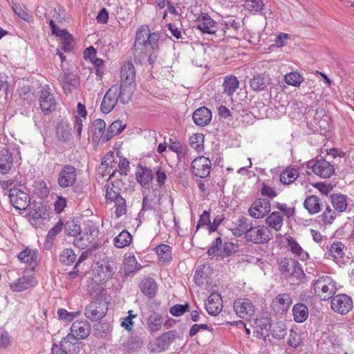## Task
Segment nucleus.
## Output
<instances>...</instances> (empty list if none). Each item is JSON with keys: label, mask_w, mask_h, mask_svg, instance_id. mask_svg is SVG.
<instances>
[{"label": "nucleus", "mask_w": 354, "mask_h": 354, "mask_svg": "<svg viewBox=\"0 0 354 354\" xmlns=\"http://www.w3.org/2000/svg\"><path fill=\"white\" fill-rule=\"evenodd\" d=\"M113 203L115 207V214L116 218H120L127 214L126 201L124 198L118 197L113 201H109V203Z\"/></svg>", "instance_id": "603ef678"}, {"label": "nucleus", "mask_w": 354, "mask_h": 354, "mask_svg": "<svg viewBox=\"0 0 354 354\" xmlns=\"http://www.w3.org/2000/svg\"><path fill=\"white\" fill-rule=\"evenodd\" d=\"M261 194L264 197H267L269 199L272 200L278 195V193L275 187L266 183H263L261 188Z\"/></svg>", "instance_id": "052dcab7"}, {"label": "nucleus", "mask_w": 354, "mask_h": 354, "mask_svg": "<svg viewBox=\"0 0 354 354\" xmlns=\"http://www.w3.org/2000/svg\"><path fill=\"white\" fill-rule=\"evenodd\" d=\"M77 173L74 167L65 165L62 167L58 176V184L61 187L72 186L76 181Z\"/></svg>", "instance_id": "aec40b11"}, {"label": "nucleus", "mask_w": 354, "mask_h": 354, "mask_svg": "<svg viewBox=\"0 0 354 354\" xmlns=\"http://www.w3.org/2000/svg\"><path fill=\"white\" fill-rule=\"evenodd\" d=\"M8 196L10 203L16 209H26L30 205L29 195L19 188L10 190Z\"/></svg>", "instance_id": "f3484780"}, {"label": "nucleus", "mask_w": 354, "mask_h": 354, "mask_svg": "<svg viewBox=\"0 0 354 354\" xmlns=\"http://www.w3.org/2000/svg\"><path fill=\"white\" fill-rule=\"evenodd\" d=\"M140 288L144 295L149 297H153L157 292L158 286L153 279L146 278L142 281Z\"/></svg>", "instance_id": "a19ab883"}, {"label": "nucleus", "mask_w": 354, "mask_h": 354, "mask_svg": "<svg viewBox=\"0 0 354 354\" xmlns=\"http://www.w3.org/2000/svg\"><path fill=\"white\" fill-rule=\"evenodd\" d=\"M97 267L93 277V279L97 283L101 284L106 282L116 272L115 262L108 257L97 261Z\"/></svg>", "instance_id": "423d86ee"}, {"label": "nucleus", "mask_w": 354, "mask_h": 354, "mask_svg": "<svg viewBox=\"0 0 354 354\" xmlns=\"http://www.w3.org/2000/svg\"><path fill=\"white\" fill-rule=\"evenodd\" d=\"M233 308L235 313L244 319H248L254 315L255 306L248 298H239L234 301Z\"/></svg>", "instance_id": "ddd939ff"}, {"label": "nucleus", "mask_w": 354, "mask_h": 354, "mask_svg": "<svg viewBox=\"0 0 354 354\" xmlns=\"http://www.w3.org/2000/svg\"><path fill=\"white\" fill-rule=\"evenodd\" d=\"M270 211V202L264 198H257L248 208L249 215L255 219H261L266 217Z\"/></svg>", "instance_id": "f8f14e48"}, {"label": "nucleus", "mask_w": 354, "mask_h": 354, "mask_svg": "<svg viewBox=\"0 0 354 354\" xmlns=\"http://www.w3.org/2000/svg\"><path fill=\"white\" fill-rule=\"evenodd\" d=\"M39 102L41 111L45 115L52 113L56 109L57 101L49 86L46 85L40 91Z\"/></svg>", "instance_id": "9d476101"}, {"label": "nucleus", "mask_w": 354, "mask_h": 354, "mask_svg": "<svg viewBox=\"0 0 354 354\" xmlns=\"http://www.w3.org/2000/svg\"><path fill=\"white\" fill-rule=\"evenodd\" d=\"M294 320L297 323H302L306 321L308 317V308L301 303L294 305L292 308Z\"/></svg>", "instance_id": "ea45409f"}, {"label": "nucleus", "mask_w": 354, "mask_h": 354, "mask_svg": "<svg viewBox=\"0 0 354 354\" xmlns=\"http://www.w3.org/2000/svg\"><path fill=\"white\" fill-rule=\"evenodd\" d=\"M123 180L122 178L113 177L109 175L106 192V203H109V201L121 197L120 191L123 185Z\"/></svg>", "instance_id": "4be33fe9"}, {"label": "nucleus", "mask_w": 354, "mask_h": 354, "mask_svg": "<svg viewBox=\"0 0 354 354\" xmlns=\"http://www.w3.org/2000/svg\"><path fill=\"white\" fill-rule=\"evenodd\" d=\"M156 252L160 261L169 262L171 260V248L169 245L160 244L156 248Z\"/></svg>", "instance_id": "3c124183"}, {"label": "nucleus", "mask_w": 354, "mask_h": 354, "mask_svg": "<svg viewBox=\"0 0 354 354\" xmlns=\"http://www.w3.org/2000/svg\"><path fill=\"white\" fill-rule=\"evenodd\" d=\"M125 126L121 120H118L113 122L109 127L107 133L103 138V141L107 142L113 137L120 134L124 130Z\"/></svg>", "instance_id": "37998d69"}, {"label": "nucleus", "mask_w": 354, "mask_h": 354, "mask_svg": "<svg viewBox=\"0 0 354 354\" xmlns=\"http://www.w3.org/2000/svg\"><path fill=\"white\" fill-rule=\"evenodd\" d=\"M315 295L322 300H328L332 298L337 290V285L335 280L329 276L319 277L313 284Z\"/></svg>", "instance_id": "39448f33"}, {"label": "nucleus", "mask_w": 354, "mask_h": 354, "mask_svg": "<svg viewBox=\"0 0 354 354\" xmlns=\"http://www.w3.org/2000/svg\"><path fill=\"white\" fill-rule=\"evenodd\" d=\"M279 269L282 273L299 277L302 273L299 263L292 258H284L279 264Z\"/></svg>", "instance_id": "b1692460"}, {"label": "nucleus", "mask_w": 354, "mask_h": 354, "mask_svg": "<svg viewBox=\"0 0 354 354\" xmlns=\"http://www.w3.org/2000/svg\"><path fill=\"white\" fill-rule=\"evenodd\" d=\"M80 314V311L69 312L66 309L59 308L57 310V315L59 319L71 322L73 319L77 317Z\"/></svg>", "instance_id": "680f3d73"}, {"label": "nucleus", "mask_w": 354, "mask_h": 354, "mask_svg": "<svg viewBox=\"0 0 354 354\" xmlns=\"http://www.w3.org/2000/svg\"><path fill=\"white\" fill-rule=\"evenodd\" d=\"M61 48L64 52H71L74 47V40L72 35L68 32H60Z\"/></svg>", "instance_id": "de8ad7c7"}, {"label": "nucleus", "mask_w": 354, "mask_h": 354, "mask_svg": "<svg viewBox=\"0 0 354 354\" xmlns=\"http://www.w3.org/2000/svg\"><path fill=\"white\" fill-rule=\"evenodd\" d=\"M108 306L109 302L100 296L87 306L85 315L93 321L100 320L106 315Z\"/></svg>", "instance_id": "1a4fd4ad"}, {"label": "nucleus", "mask_w": 354, "mask_h": 354, "mask_svg": "<svg viewBox=\"0 0 354 354\" xmlns=\"http://www.w3.org/2000/svg\"><path fill=\"white\" fill-rule=\"evenodd\" d=\"M285 82L295 87H299L304 81V77L297 71H292L284 75Z\"/></svg>", "instance_id": "8fccbe9b"}, {"label": "nucleus", "mask_w": 354, "mask_h": 354, "mask_svg": "<svg viewBox=\"0 0 354 354\" xmlns=\"http://www.w3.org/2000/svg\"><path fill=\"white\" fill-rule=\"evenodd\" d=\"M137 261L134 256H129L124 259V266L127 273L133 272L136 269Z\"/></svg>", "instance_id": "338daca9"}, {"label": "nucleus", "mask_w": 354, "mask_h": 354, "mask_svg": "<svg viewBox=\"0 0 354 354\" xmlns=\"http://www.w3.org/2000/svg\"><path fill=\"white\" fill-rule=\"evenodd\" d=\"M299 177L297 169L291 167H287L283 170L279 176L280 182L283 185H290L294 183Z\"/></svg>", "instance_id": "79ce46f5"}, {"label": "nucleus", "mask_w": 354, "mask_h": 354, "mask_svg": "<svg viewBox=\"0 0 354 354\" xmlns=\"http://www.w3.org/2000/svg\"><path fill=\"white\" fill-rule=\"evenodd\" d=\"M313 172L322 178H329L335 174V167L330 162L321 158L311 166Z\"/></svg>", "instance_id": "6ab92c4d"}, {"label": "nucleus", "mask_w": 354, "mask_h": 354, "mask_svg": "<svg viewBox=\"0 0 354 354\" xmlns=\"http://www.w3.org/2000/svg\"><path fill=\"white\" fill-rule=\"evenodd\" d=\"M271 79L266 73L254 75L250 80V86L254 91H261L266 90L270 84Z\"/></svg>", "instance_id": "c85d7f7f"}, {"label": "nucleus", "mask_w": 354, "mask_h": 354, "mask_svg": "<svg viewBox=\"0 0 354 354\" xmlns=\"http://www.w3.org/2000/svg\"><path fill=\"white\" fill-rule=\"evenodd\" d=\"M272 335L277 339H283L287 333V328L284 323L277 322L272 324L270 328Z\"/></svg>", "instance_id": "864d4df0"}, {"label": "nucleus", "mask_w": 354, "mask_h": 354, "mask_svg": "<svg viewBox=\"0 0 354 354\" xmlns=\"http://www.w3.org/2000/svg\"><path fill=\"white\" fill-rule=\"evenodd\" d=\"M106 122L102 119L95 120L93 122V133L97 138H102L106 129Z\"/></svg>", "instance_id": "6e6d98bb"}, {"label": "nucleus", "mask_w": 354, "mask_h": 354, "mask_svg": "<svg viewBox=\"0 0 354 354\" xmlns=\"http://www.w3.org/2000/svg\"><path fill=\"white\" fill-rule=\"evenodd\" d=\"M345 245L341 241H334L328 248L329 255L335 260L342 259L344 255Z\"/></svg>", "instance_id": "c03bdc74"}, {"label": "nucleus", "mask_w": 354, "mask_h": 354, "mask_svg": "<svg viewBox=\"0 0 354 354\" xmlns=\"http://www.w3.org/2000/svg\"><path fill=\"white\" fill-rule=\"evenodd\" d=\"M98 234V227L93 223H89L84 230L82 232L80 231V233L74 238L73 243L81 250L93 249L96 246Z\"/></svg>", "instance_id": "20e7f679"}, {"label": "nucleus", "mask_w": 354, "mask_h": 354, "mask_svg": "<svg viewBox=\"0 0 354 354\" xmlns=\"http://www.w3.org/2000/svg\"><path fill=\"white\" fill-rule=\"evenodd\" d=\"M337 217V214L335 210L327 206L321 214V218L325 225H330L333 223Z\"/></svg>", "instance_id": "4d7b16f0"}, {"label": "nucleus", "mask_w": 354, "mask_h": 354, "mask_svg": "<svg viewBox=\"0 0 354 354\" xmlns=\"http://www.w3.org/2000/svg\"><path fill=\"white\" fill-rule=\"evenodd\" d=\"M77 339V337L68 333L62 339L59 346L69 353H77L80 351V342Z\"/></svg>", "instance_id": "72a5a7b5"}, {"label": "nucleus", "mask_w": 354, "mask_h": 354, "mask_svg": "<svg viewBox=\"0 0 354 354\" xmlns=\"http://www.w3.org/2000/svg\"><path fill=\"white\" fill-rule=\"evenodd\" d=\"M288 249L300 260L304 261L308 257V254L306 252L297 242L295 237L288 236L286 237Z\"/></svg>", "instance_id": "2f4dec72"}, {"label": "nucleus", "mask_w": 354, "mask_h": 354, "mask_svg": "<svg viewBox=\"0 0 354 354\" xmlns=\"http://www.w3.org/2000/svg\"><path fill=\"white\" fill-rule=\"evenodd\" d=\"M76 256L72 249H64L60 254L59 260L61 262L70 265L75 260Z\"/></svg>", "instance_id": "13d9d810"}, {"label": "nucleus", "mask_w": 354, "mask_h": 354, "mask_svg": "<svg viewBox=\"0 0 354 354\" xmlns=\"http://www.w3.org/2000/svg\"><path fill=\"white\" fill-rule=\"evenodd\" d=\"M266 224L269 229H273L276 232L282 230L284 223V217L277 211L271 212L265 219Z\"/></svg>", "instance_id": "c756f323"}, {"label": "nucleus", "mask_w": 354, "mask_h": 354, "mask_svg": "<svg viewBox=\"0 0 354 354\" xmlns=\"http://www.w3.org/2000/svg\"><path fill=\"white\" fill-rule=\"evenodd\" d=\"M273 238V234L265 225H258L250 227L246 234L245 241L254 244L263 245L268 243Z\"/></svg>", "instance_id": "0eeeda50"}, {"label": "nucleus", "mask_w": 354, "mask_h": 354, "mask_svg": "<svg viewBox=\"0 0 354 354\" xmlns=\"http://www.w3.org/2000/svg\"><path fill=\"white\" fill-rule=\"evenodd\" d=\"M212 167L211 160L205 156L194 159L191 165V171L196 177L203 178L209 176Z\"/></svg>", "instance_id": "2eb2a0df"}, {"label": "nucleus", "mask_w": 354, "mask_h": 354, "mask_svg": "<svg viewBox=\"0 0 354 354\" xmlns=\"http://www.w3.org/2000/svg\"><path fill=\"white\" fill-rule=\"evenodd\" d=\"M131 91L119 87V85L111 86L105 93L101 102L100 109L104 113H110L117 104L118 100L122 104L128 103L131 97Z\"/></svg>", "instance_id": "f03ea898"}, {"label": "nucleus", "mask_w": 354, "mask_h": 354, "mask_svg": "<svg viewBox=\"0 0 354 354\" xmlns=\"http://www.w3.org/2000/svg\"><path fill=\"white\" fill-rule=\"evenodd\" d=\"M177 337V332L176 330H169L163 333L156 339L154 343L151 344V351L153 353H162L167 350Z\"/></svg>", "instance_id": "4468645a"}, {"label": "nucleus", "mask_w": 354, "mask_h": 354, "mask_svg": "<svg viewBox=\"0 0 354 354\" xmlns=\"http://www.w3.org/2000/svg\"><path fill=\"white\" fill-rule=\"evenodd\" d=\"M17 258L20 262L28 264L26 268H32L33 272H35V268L39 264V254L37 251L26 248L18 254Z\"/></svg>", "instance_id": "393cba45"}, {"label": "nucleus", "mask_w": 354, "mask_h": 354, "mask_svg": "<svg viewBox=\"0 0 354 354\" xmlns=\"http://www.w3.org/2000/svg\"><path fill=\"white\" fill-rule=\"evenodd\" d=\"M192 118L196 124L203 127L210 122L212 112L205 106L200 107L194 112Z\"/></svg>", "instance_id": "473e14b6"}, {"label": "nucleus", "mask_w": 354, "mask_h": 354, "mask_svg": "<svg viewBox=\"0 0 354 354\" xmlns=\"http://www.w3.org/2000/svg\"><path fill=\"white\" fill-rule=\"evenodd\" d=\"M330 306L335 312L346 315L353 308V301L346 295H337L332 297Z\"/></svg>", "instance_id": "dca6fc26"}, {"label": "nucleus", "mask_w": 354, "mask_h": 354, "mask_svg": "<svg viewBox=\"0 0 354 354\" xmlns=\"http://www.w3.org/2000/svg\"><path fill=\"white\" fill-rule=\"evenodd\" d=\"M222 86L223 93L231 97L239 87V81L234 75H227L224 77Z\"/></svg>", "instance_id": "f704fd0d"}, {"label": "nucleus", "mask_w": 354, "mask_h": 354, "mask_svg": "<svg viewBox=\"0 0 354 354\" xmlns=\"http://www.w3.org/2000/svg\"><path fill=\"white\" fill-rule=\"evenodd\" d=\"M136 178L142 187H148L153 180L152 171L147 167L140 166L136 173Z\"/></svg>", "instance_id": "e433bc0d"}, {"label": "nucleus", "mask_w": 354, "mask_h": 354, "mask_svg": "<svg viewBox=\"0 0 354 354\" xmlns=\"http://www.w3.org/2000/svg\"><path fill=\"white\" fill-rule=\"evenodd\" d=\"M331 201L335 210L343 212L347 207V200L346 196L343 194H333L331 196Z\"/></svg>", "instance_id": "09e8293b"}, {"label": "nucleus", "mask_w": 354, "mask_h": 354, "mask_svg": "<svg viewBox=\"0 0 354 354\" xmlns=\"http://www.w3.org/2000/svg\"><path fill=\"white\" fill-rule=\"evenodd\" d=\"M304 206L309 214H317L321 211L322 201L317 196H309L305 199Z\"/></svg>", "instance_id": "4c0bfd02"}, {"label": "nucleus", "mask_w": 354, "mask_h": 354, "mask_svg": "<svg viewBox=\"0 0 354 354\" xmlns=\"http://www.w3.org/2000/svg\"><path fill=\"white\" fill-rule=\"evenodd\" d=\"M158 34L150 33L147 26L140 27L136 32L133 46L134 56L143 58L147 55H151L158 48Z\"/></svg>", "instance_id": "f257e3e1"}, {"label": "nucleus", "mask_w": 354, "mask_h": 354, "mask_svg": "<svg viewBox=\"0 0 354 354\" xmlns=\"http://www.w3.org/2000/svg\"><path fill=\"white\" fill-rule=\"evenodd\" d=\"M275 207L283 217L290 218L295 214V208L288 206L286 203L277 202Z\"/></svg>", "instance_id": "bf43d9fd"}, {"label": "nucleus", "mask_w": 354, "mask_h": 354, "mask_svg": "<svg viewBox=\"0 0 354 354\" xmlns=\"http://www.w3.org/2000/svg\"><path fill=\"white\" fill-rule=\"evenodd\" d=\"M205 307L209 315L212 316L218 315L223 307L221 295L216 292L211 293L205 303Z\"/></svg>", "instance_id": "5701e85b"}, {"label": "nucleus", "mask_w": 354, "mask_h": 354, "mask_svg": "<svg viewBox=\"0 0 354 354\" xmlns=\"http://www.w3.org/2000/svg\"><path fill=\"white\" fill-rule=\"evenodd\" d=\"M37 280L32 268H26L23 276L10 283V290L13 292H22L36 286Z\"/></svg>", "instance_id": "6e6552de"}, {"label": "nucleus", "mask_w": 354, "mask_h": 354, "mask_svg": "<svg viewBox=\"0 0 354 354\" xmlns=\"http://www.w3.org/2000/svg\"><path fill=\"white\" fill-rule=\"evenodd\" d=\"M71 331L77 339H84L89 335L91 326L86 320L78 319L73 323Z\"/></svg>", "instance_id": "bb28decb"}, {"label": "nucleus", "mask_w": 354, "mask_h": 354, "mask_svg": "<svg viewBox=\"0 0 354 354\" xmlns=\"http://www.w3.org/2000/svg\"><path fill=\"white\" fill-rule=\"evenodd\" d=\"M118 162L114 160V153L112 151L107 153L102 158L100 169L103 172V175L109 174L113 177L118 178H126L129 171V162L127 158H120Z\"/></svg>", "instance_id": "7ed1b4c3"}, {"label": "nucleus", "mask_w": 354, "mask_h": 354, "mask_svg": "<svg viewBox=\"0 0 354 354\" xmlns=\"http://www.w3.org/2000/svg\"><path fill=\"white\" fill-rule=\"evenodd\" d=\"M254 324L256 328L261 330V333H263V331H268L269 328H271L272 325L271 324V317L268 313L259 315L254 319Z\"/></svg>", "instance_id": "a18cd8bd"}, {"label": "nucleus", "mask_w": 354, "mask_h": 354, "mask_svg": "<svg viewBox=\"0 0 354 354\" xmlns=\"http://www.w3.org/2000/svg\"><path fill=\"white\" fill-rule=\"evenodd\" d=\"M132 310H129V315L124 317L121 322V326L124 328L125 330L131 332L133 330L134 322H133V319L137 317L136 314H132Z\"/></svg>", "instance_id": "e2e57ef3"}, {"label": "nucleus", "mask_w": 354, "mask_h": 354, "mask_svg": "<svg viewBox=\"0 0 354 354\" xmlns=\"http://www.w3.org/2000/svg\"><path fill=\"white\" fill-rule=\"evenodd\" d=\"M292 304L290 294L281 293L277 295L272 301L270 308L276 314L284 315Z\"/></svg>", "instance_id": "a211bd4d"}, {"label": "nucleus", "mask_w": 354, "mask_h": 354, "mask_svg": "<svg viewBox=\"0 0 354 354\" xmlns=\"http://www.w3.org/2000/svg\"><path fill=\"white\" fill-rule=\"evenodd\" d=\"M196 28L203 33L214 35L217 31L216 21L207 13H201L196 21Z\"/></svg>", "instance_id": "412c9836"}, {"label": "nucleus", "mask_w": 354, "mask_h": 354, "mask_svg": "<svg viewBox=\"0 0 354 354\" xmlns=\"http://www.w3.org/2000/svg\"><path fill=\"white\" fill-rule=\"evenodd\" d=\"M58 81L66 94L71 93L77 88V80L73 73H64L61 74L58 77Z\"/></svg>", "instance_id": "cd10ccee"}, {"label": "nucleus", "mask_w": 354, "mask_h": 354, "mask_svg": "<svg viewBox=\"0 0 354 354\" xmlns=\"http://www.w3.org/2000/svg\"><path fill=\"white\" fill-rule=\"evenodd\" d=\"M252 222L245 216H239L233 222L232 226L230 228L232 233L236 236H241L244 235L246 238V234L249 232Z\"/></svg>", "instance_id": "a878e982"}, {"label": "nucleus", "mask_w": 354, "mask_h": 354, "mask_svg": "<svg viewBox=\"0 0 354 354\" xmlns=\"http://www.w3.org/2000/svg\"><path fill=\"white\" fill-rule=\"evenodd\" d=\"M163 324V317L157 313H152L147 319L148 330L150 333L159 331Z\"/></svg>", "instance_id": "58836bf2"}, {"label": "nucleus", "mask_w": 354, "mask_h": 354, "mask_svg": "<svg viewBox=\"0 0 354 354\" xmlns=\"http://www.w3.org/2000/svg\"><path fill=\"white\" fill-rule=\"evenodd\" d=\"M264 4L261 0H246L245 7L250 12H260Z\"/></svg>", "instance_id": "0e129e2a"}, {"label": "nucleus", "mask_w": 354, "mask_h": 354, "mask_svg": "<svg viewBox=\"0 0 354 354\" xmlns=\"http://www.w3.org/2000/svg\"><path fill=\"white\" fill-rule=\"evenodd\" d=\"M13 166V157L12 153L6 148L0 150V173L7 174Z\"/></svg>", "instance_id": "7c9ffc66"}, {"label": "nucleus", "mask_w": 354, "mask_h": 354, "mask_svg": "<svg viewBox=\"0 0 354 354\" xmlns=\"http://www.w3.org/2000/svg\"><path fill=\"white\" fill-rule=\"evenodd\" d=\"M132 241V236L130 233L126 230H122L113 240V243L118 248H123L129 245Z\"/></svg>", "instance_id": "49530a36"}, {"label": "nucleus", "mask_w": 354, "mask_h": 354, "mask_svg": "<svg viewBox=\"0 0 354 354\" xmlns=\"http://www.w3.org/2000/svg\"><path fill=\"white\" fill-rule=\"evenodd\" d=\"M46 211V205L41 202H34L28 209V216L31 219L39 220L45 216Z\"/></svg>", "instance_id": "c9c22d12"}, {"label": "nucleus", "mask_w": 354, "mask_h": 354, "mask_svg": "<svg viewBox=\"0 0 354 354\" xmlns=\"http://www.w3.org/2000/svg\"><path fill=\"white\" fill-rule=\"evenodd\" d=\"M290 39V35L288 33L281 32L275 38L274 41V46L277 48H282L287 45L288 40Z\"/></svg>", "instance_id": "774afa93"}, {"label": "nucleus", "mask_w": 354, "mask_h": 354, "mask_svg": "<svg viewBox=\"0 0 354 354\" xmlns=\"http://www.w3.org/2000/svg\"><path fill=\"white\" fill-rule=\"evenodd\" d=\"M189 145L196 151L200 152L203 149L204 136L202 133H194L189 138Z\"/></svg>", "instance_id": "5fc2aeb1"}, {"label": "nucleus", "mask_w": 354, "mask_h": 354, "mask_svg": "<svg viewBox=\"0 0 354 354\" xmlns=\"http://www.w3.org/2000/svg\"><path fill=\"white\" fill-rule=\"evenodd\" d=\"M12 10L15 14L25 21H28L30 16L24 6L19 3H14L12 4Z\"/></svg>", "instance_id": "69168bd1"}, {"label": "nucleus", "mask_w": 354, "mask_h": 354, "mask_svg": "<svg viewBox=\"0 0 354 354\" xmlns=\"http://www.w3.org/2000/svg\"><path fill=\"white\" fill-rule=\"evenodd\" d=\"M136 81V69L131 62H126L123 64L120 71V82L119 86L122 89L129 88L133 93Z\"/></svg>", "instance_id": "9b49d317"}]
</instances>
